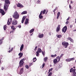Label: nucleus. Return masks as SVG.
Instances as JSON below:
<instances>
[{
  "instance_id": "nucleus-35",
  "label": "nucleus",
  "mask_w": 76,
  "mask_h": 76,
  "mask_svg": "<svg viewBox=\"0 0 76 76\" xmlns=\"http://www.w3.org/2000/svg\"><path fill=\"white\" fill-rule=\"evenodd\" d=\"M25 67L26 68H27V69H29V66H28L27 65H26Z\"/></svg>"
},
{
  "instance_id": "nucleus-38",
  "label": "nucleus",
  "mask_w": 76,
  "mask_h": 76,
  "mask_svg": "<svg viewBox=\"0 0 76 76\" xmlns=\"http://www.w3.org/2000/svg\"><path fill=\"white\" fill-rule=\"evenodd\" d=\"M53 70V69L52 68H51V69H49V72H51V71H52Z\"/></svg>"
},
{
  "instance_id": "nucleus-47",
  "label": "nucleus",
  "mask_w": 76,
  "mask_h": 76,
  "mask_svg": "<svg viewBox=\"0 0 76 76\" xmlns=\"http://www.w3.org/2000/svg\"><path fill=\"white\" fill-rule=\"evenodd\" d=\"M45 53H44V52L42 51V54L43 55V56H45Z\"/></svg>"
},
{
  "instance_id": "nucleus-45",
  "label": "nucleus",
  "mask_w": 76,
  "mask_h": 76,
  "mask_svg": "<svg viewBox=\"0 0 76 76\" xmlns=\"http://www.w3.org/2000/svg\"><path fill=\"white\" fill-rule=\"evenodd\" d=\"M18 28H21V25H19L18 26Z\"/></svg>"
},
{
  "instance_id": "nucleus-14",
  "label": "nucleus",
  "mask_w": 76,
  "mask_h": 76,
  "mask_svg": "<svg viewBox=\"0 0 76 76\" xmlns=\"http://www.w3.org/2000/svg\"><path fill=\"white\" fill-rule=\"evenodd\" d=\"M17 6L18 7H23V6L19 3L17 4Z\"/></svg>"
},
{
  "instance_id": "nucleus-63",
  "label": "nucleus",
  "mask_w": 76,
  "mask_h": 76,
  "mask_svg": "<svg viewBox=\"0 0 76 76\" xmlns=\"http://www.w3.org/2000/svg\"><path fill=\"white\" fill-rule=\"evenodd\" d=\"M50 72H49H49H48V73H50Z\"/></svg>"
},
{
  "instance_id": "nucleus-62",
  "label": "nucleus",
  "mask_w": 76,
  "mask_h": 76,
  "mask_svg": "<svg viewBox=\"0 0 76 76\" xmlns=\"http://www.w3.org/2000/svg\"><path fill=\"white\" fill-rule=\"evenodd\" d=\"M32 34H33V33H32V34H31V36L32 35Z\"/></svg>"
},
{
  "instance_id": "nucleus-39",
  "label": "nucleus",
  "mask_w": 76,
  "mask_h": 76,
  "mask_svg": "<svg viewBox=\"0 0 76 76\" xmlns=\"http://www.w3.org/2000/svg\"><path fill=\"white\" fill-rule=\"evenodd\" d=\"M40 2H41V1H39V0H38V1H37V4H40Z\"/></svg>"
},
{
  "instance_id": "nucleus-53",
  "label": "nucleus",
  "mask_w": 76,
  "mask_h": 76,
  "mask_svg": "<svg viewBox=\"0 0 76 76\" xmlns=\"http://www.w3.org/2000/svg\"><path fill=\"white\" fill-rule=\"evenodd\" d=\"M3 69H4V68H3V67H2L1 68V70H3Z\"/></svg>"
},
{
  "instance_id": "nucleus-27",
  "label": "nucleus",
  "mask_w": 76,
  "mask_h": 76,
  "mask_svg": "<svg viewBox=\"0 0 76 76\" xmlns=\"http://www.w3.org/2000/svg\"><path fill=\"white\" fill-rule=\"evenodd\" d=\"M7 28V26L6 25H5L4 26V31H6V29Z\"/></svg>"
},
{
  "instance_id": "nucleus-61",
  "label": "nucleus",
  "mask_w": 76,
  "mask_h": 76,
  "mask_svg": "<svg viewBox=\"0 0 76 76\" xmlns=\"http://www.w3.org/2000/svg\"><path fill=\"white\" fill-rule=\"evenodd\" d=\"M47 12H48V11H46V13H47Z\"/></svg>"
},
{
  "instance_id": "nucleus-49",
  "label": "nucleus",
  "mask_w": 76,
  "mask_h": 76,
  "mask_svg": "<svg viewBox=\"0 0 76 76\" xmlns=\"http://www.w3.org/2000/svg\"><path fill=\"white\" fill-rule=\"evenodd\" d=\"M70 19V17H68V18L66 19V20H69Z\"/></svg>"
},
{
  "instance_id": "nucleus-64",
  "label": "nucleus",
  "mask_w": 76,
  "mask_h": 76,
  "mask_svg": "<svg viewBox=\"0 0 76 76\" xmlns=\"http://www.w3.org/2000/svg\"><path fill=\"white\" fill-rule=\"evenodd\" d=\"M73 67V68H75V66H74Z\"/></svg>"
},
{
  "instance_id": "nucleus-40",
  "label": "nucleus",
  "mask_w": 76,
  "mask_h": 76,
  "mask_svg": "<svg viewBox=\"0 0 76 76\" xmlns=\"http://www.w3.org/2000/svg\"><path fill=\"white\" fill-rule=\"evenodd\" d=\"M58 38H61V35H59L58 36Z\"/></svg>"
},
{
  "instance_id": "nucleus-16",
  "label": "nucleus",
  "mask_w": 76,
  "mask_h": 76,
  "mask_svg": "<svg viewBox=\"0 0 76 76\" xmlns=\"http://www.w3.org/2000/svg\"><path fill=\"white\" fill-rule=\"evenodd\" d=\"M18 56H20L19 57V58H21V57L23 56V53H19Z\"/></svg>"
},
{
  "instance_id": "nucleus-23",
  "label": "nucleus",
  "mask_w": 76,
  "mask_h": 76,
  "mask_svg": "<svg viewBox=\"0 0 76 76\" xmlns=\"http://www.w3.org/2000/svg\"><path fill=\"white\" fill-rule=\"evenodd\" d=\"M60 12H58L57 14V19H58V18L60 16Z\"/></svg>"
},
{
  "instance_id": "nucleus-20",
  "label": "nucleus",
  "mask_w": 76,
  "mask_h": 76,
  "mask_svg": "<svg viewBox=\"0 0 76 76\" xmlns=\"http://www.w3.org/2000/svg\"><path fill=\"white\" fill-rule=\"evenodd\" d=\"M58 62V61H57V60L56 59H55L53 60V63L54 64H56L57 62Z\"/></svg>"
},
{
  "instance_id": "nucleus-22",
  "label": "nucleus",
  "mask_w": 76,
  "mask_h": 76,
  "mask_svg": "<svg viewBox=\"0 0 76 76\" xmlns=\"http://www.w3.org/2000/svg\"><path fill=\"white\" fill-rule=\"evenodd\" d=\"M28 23V19L26 18L25 22V25H27Z\"/></svg>"
},
{
  "instance_id": "nucleus-52",
  "label": "nucleus",
  "mask_w": 76,
  "mask_h": 76,
  "mask_svg": "<svg viewBox=\"0 0 76 76\" xmlns=\"http://www.w3.org/2000/svg\"><path fill=\"white\" fill-rule=\"evenodd\" d=\"M57 59H59V56H58L56 58Z\"/></svg>"
},
{
  "instance_id": "nucleus-4",
  "label": "nucleus",
  "mask_w": 76,
  "mask_h": 76,
  "mask_svg": "<svg viewBox=\"0 0 76 76\" xmlns=\"http://www.w3.org/2000/svg\"><path fill=\"white\" fill-rule=\"evenodd\" d=\"M25 58H23V59H22L20 61L19 66L20 67L23 66V64L24 63V62H23V61H25Z\"/></svg>"
},
{
  "instance_id": "nucleus-60",
  "label": "nucleus",
  "mask_w": 76,
  "mask_h": 76,
  "mask_svg": "<svg viewBox=\"0 0 76 76\" xmlns=\"http://www.w3.org/2000/svg\"><path fill=\"white\" fill-rule=\"evenodd\" d=\"M1 63V60H0V64Z\"/></svg>"
},
{
  "instance_id": "nucleus-44",
  "label": "nucleus",
  "mask_w": 76,
  "mask_h": 76,
  "mask_svg": "<svg viewBox=\"0 0 76 76\" xmlns=\"http://www.w3.org/2000/svg\"><path fill=\"white\" fill-rule=\"evenodd\" d=\"M42 68H43L44 67V66H45V63H44L42 65Z\"/></svg>"
},
{
  "instance_id": "nucleus-24",
  "label": "nucleus",
  "mask_w": 76,
  "mask_h": 76,
  "mask_svg": "<svg viewBox=\"0 0 76 76\" xmlns=\"http://www.w3.org/2000/svg\"><path fill=\"white\" fill-rule=\"evenodd\" d=\"M27 11H23L21 13L22 15H24L25 14H26L27 13Z\"/></svg>"
},
{
  "instance_id": "nucleus-58",
  "label": "nucleus",
  "mask_w": 76,
  "mask_h": 76,
  "mask_svg": "<svg viewBox=\"0 0 76 76\" xmlns=\"http://www.w3.org/2000/svg\"><path fill=\"white\" fill-rule=\"evenodd\" d=\"M34 60H34V61H33L34 62H35V61H36V60H35V61H34Z\"/></svg>"
},
{
  "instance_id": "nucleus-56",
  "label": "nucleus",
  "mask_w": 76,
  "mask_h": 76,
  "mask_svg": "<svg viewBox=\"0 0 76 76\" xmlns=\"http://www.w3.org/2000/svg\"><path fill=\"white\" fill-rule=\"evenodd\" d=\"M71 4H73V2L71 1Z\"/></svg>"
},
{
  "instance_id": "nucleus-6",
  "label": "nucleus",
  "mask_w": 76,
  "mask_h": 76,
  "mask_svg": "<svg viewBox=\"0 0 76 76\" xmlns=\"http://www.w3.org/2000/svg\"><path fill=\"white\" fill-rule=\"evenodd\" d=\"M62 45H64V48H67V46L69 45V43L67 42H66L65 41L63 42L62 43Z\"/></svg>"
},
{
  "instance_id": "nucleus-34",
  "label": "nucleus",
  "mask_w": 76,
  "mask_h": 76,
  "mask_svg": "<svg viewBox=\"0 0 76 76\" xmlns=\"http://www.w3.org/2000/svg\"><path fill=\"white\" fill-rule=\"evenodd\" d=\"M45 12H46V10H44L43 11H42L43 14H45Z\"/></svg>"
},
{
  "instance_id": "nucleus-19",
  "label": "nucleus",
  "mask_w": 76,
  "mask_h": 76,
  "mask_svg": "<svg viewBox=\"0 0 76 76\" xmlns=\"http://www.w3.org/2000/svg\"><path fill=\"white\" fill-rule=\"evenodd\" d=\"M37 52L40 53H41V52H42V50H41V48H38L37 51Z\"/></svg>"
},
{
  "instance_id": "nucleus-43",
  "label": "nucleus",
  "mask_w": 76,
  "mask_h": 76,
  "mask_svg": "<svg viewBox=\"0 0 76 76\" xmlns=\"http://www.w3.org/2000/svg\"><path fill=\"white\" fill-rule=\"evenodd\" d=\"M37 46H36L35 47V48L34 50H35V51H36V50H37Z\"/></svg>"
},
{
  "instance_id": "nucleus-31",
  "label": "nucleus",
  "mask_w": 76,
  "mask_h": 76,
  "mask_svg": "<svg viewBox=\"0 0 76 76\" xmlns=\"http://www.w3.org/2000/svg\"><path fill=\"white\" fill-rule=\"evenodd\" d=\"M11 28L13 30H15V27L14 26H11Z\"/></svg>"
},
{
  "instance_id": "nucleus-5",
  "label": "nucleus",
  "mask_w": 76,
  "mask_h": 76,
  "mask_svg": "<svg viewBox=\"0 0 76 76\" xmlns=\"http://www.w3.org/2000/svg\"><path fill=\"white\" fill-rule=\"evenodd\" d=\"M12 24L13 26H15L18 24V21L16 19H14L12 21Z\"/></svg>"
},
{
  "instance_id": "nucleus-42",
  "label": "nucleus",
  "mask_w": 76,
  "mask_h": 76,
  "mask_svg": "<svg viewBox=\"0 0 76 76\" xmlns=\"http://www.w3.org/2000/svg\"><path fill=\"white\" fill-rule=\"evenodd\" d=\"M23 48H20V51H22L23 50Z\"/></svg>"
},
{
  "instance_id": "nucleus-32",
  "label": "nucleus",
  "mask_w": 76,
  "mask_h": 76,
  "mask_svg": "<svg viewBox=\"0 0 76 76\" xmlns=\"http://www.w3.org/2000/svg\"><path fill=\"white\" fill-rule=\"evenodd\" d=\"M0 39V44H2V43H3V42H2L3 39Z\"/></svg>"
},
{
  "instance_id": "nucleus-54",
  "label": "nucleus",
  "mask_w": 76,
  "mask_h": 76,
  "mask_svg": "<svg viewBox=\"0 0 76 76\" xmlns=\"http://www.w3.org/2000/svg\"><path fill=\"white\" fill-rule=\"evenodd\" d=\"M72 25H71V26H70V28H72Z\"/></svg>"
},
{
  "instance_id": "nucleus-21",
  "label": "nucleus",
  "mask_w": 76,
  "mask_h": 76,
  "mask_svg": "<svg viewBox=\"0 0 76 76\" xmlns=\"http://www.w3.org/2000/svg\"><path fill=\"white\" fill-rule=\"evenodd\" d=\"M63 56H64V54H61V55L60 56V57H59L58 61H60V58H61V57H63Z\"/></svg>"
},
{
  "instance_id": "nucleus-29",
  "label": "nucleus",
  "mask_w": 76,
  "mask_h": 76,
  "mask_svg": "<svg viewBox=\"0 0 76 76\" xmlns=\"http://www.w3.org/2000/svg\"><path fill=\"white\" fill-rule=\"evenodd\" d=\"M48 59V58L47 57H45L44 58V61H47V59Z\"/></svg>"
},
{
  "instance_id": "nucleus-10",
  "label": "nucleus",
  "mask_w": 76,
  "mask_h": 76,
  "mask_svg": "<svg viewBox=\"0 0 76 76\" xmlns=\"http://www.w3.org/2000/svg\"><path fill=\"white\" fill-rule=\"evenodd\" d=\"M23 68H21L20 69L19 73V75H22V74L23 73Z\"/></svg>"
},
{
  "instance_id": "nucleus-13",
  "label": "nucleus",
  "mask_w": 76,
  "mask_h": 76,
  "mask_svg": "<svg viewBox=\"0 0 76 76\" xmlns=\"http://www.w3.org/2000/svg\"><path fill=\"white\" fill-rule=\"evenodd\" d=\"M26 18V16H23L22 18V19L21 20V23H23V22L24 21V20H25Z\"/></svg>"
},
{
  "instance_id": "nucleus-3",
  "label": "nucleus",
  "mask_w": 76,
  "mask_h": 76,
  "mask_svg": "<svg viewBox=\"0 0 76 76\" xmlns=\"http://www.w3.org/2000/svg\"><path fill=\"white\" fill-rule=\"evenodd\" d=\"M70 73H72V76H76V69H73V68H71L70 70Z\"/></svg>"
},
{
  "instance_id": "nucleus-26",
  "label": "nucleus",
  "mask_w": 76,
  "mask_h": 76,
  "mask_svg": "<svg viewBox=\"0 0 76 76\" xmlns=\"http://www.w3.org/2000/svg\"><path fill=\"white\" fill-rule=\"evenodd\" d=\"M66 61L68 62H70V61H71L70 58L66 59Z\"/></svg>"
},
{
  "instance_id": "nucleus-36",
  "label": "nucleus",
  "mask_w": 76,
  "mask_h": 76,
  "mask_svg": "<svg viewBox=\"0 0 76 76\" xmlns=\"http://www.w3.org/2000/svg\"><path fill=\"white\" fill-rule=\"evenodd\" d=\"M24 47V46L23 45V44H22L21 45V46L20 48H23Z\"/></svg>"
},
{
  "instance_id": "nucleus-28",
  "label": "nucleus",
  "mask_w": 76,
  "mask_h": 76,
  "mask_svg": "<svg viewBox=\"0 0 76 76\" xmlns=\"http://www.w3.org/2000/svg\"><path fill=\"white\" fill-rule=\"evenodd\" d=\"M70 60L71 61H72L73 60H75V58H70Z\"/></svg>"
},
{
  "instance_id": "nucleus-59",
  "label": "nucleus",
  "mask_w": 76,
  "mask_h": 76,
  "mask_svg": "<svg viewBox=\"0 0 76 76\" xmlns=\"http://www.w3.org/2000/svg\"><path fill=\"white\" fill-rule=\"evenodd\" d=\"M1 6V4H0V6Z\"/></svg>"
},
{
  "instance_id": "nucleus-17",
  "label": "nucleus",
  "mask_w": 76,
  "mask_h": 76,
  "mask_svg": "<svg viewBox=\"0 0 76 76\" xmlns=\"http://www.w3.org/2000/svg\"><path fill=\"white\" fill-rule=\"evenodd\" d=\"M60 65H57V66L56 67L55 69L56 70H58V69H60Z\"/></svg>"
},
{
  "instance_id": "nucleus-51",
  "label": "nucleus",
  "mask_w": 76,
  "mask_h": 76,
  "mask_svg": "<svg viewBox=\"0 0 76 76\" xmlns=\"http://www.w3.org/2000/svg\"><path fill=\"white\" fill-rule=\"evenodd\" d=\"M13 50V49L12 50H9V53H10L11 51H12V50Z\"/></svg>"
},
{
  "instance_id": "nucleus-30",
  "label": "nucleus",
  "mask_w": 76,
  "mask_h": 76,
  "mask_svg": "<svg viewBox=\"0 0 76 76\" xmlns=\"http://www.w3.org/2000/svg\"><path fill=\"white\" fill-rule=\"evenodd\" d=\"M37 53V54H36V56H37V57H38V56H39V53L37 51L36 52Z\"/></svg>"
},
{
  "instance_id": "nucleus-1",
  "label": "nucleus",
  "mask_w": 76,
  "mask_h": 76,
  "mask_svg": "<svg viewBox=\"0 0 76 76\" xmlns=\"http://www.w3.org/2000/svg\"><path fill=\"white\" fill-rule=\"evenodd\" d=\"M5 4L4 6V9L5 11L7 10L8 7L9 6V4H10V2L9 0H5Z\"/></svg>"
},
{
  "instance_id": "nucleus-8",
  "label": "nucleus",
  "mask_w": 76,
  "mask_h": 76,
  "mask_svg": "<svg viewBox=\"0 0 76 76\" xmlns=\"http://www.w3.org/2000/svg\"><path fill=\"white\" fill-rule=\"evenodd\" d=\"M12 20V18H10V19H9L8 20V21L7 22V25H10V24L11 23V21Z\"/></svg>"
},
{
  "instance_id": "nucleus-2",
  "label": "nucleus",
  "mask_w": 76,
  "mask_h": 76,
  "mask_svg": "<svg viewBox=\"0 0 76 76\" xmlns=\"http://www.w3.org/2000/svg\"><path fill=\"white\" fill-rule=\"evenodd\" d=\"M12 16L15 19H19V15L17 11H15L14 12Z\"/></svg>"
},
{
  "instance_id": "nucleus-11",
  "label": "nucleus",
  "mask_w": 76,
  "mask_h": 76,
  "mask_svg": "<svg viewBox=\"0 0 76 76\" xmlns=\"http://www.w3.org/2000/svg\"><path fill=\"white\" fill-rule=\"evenodd\" d=\"M42 11L40 13L39 15V18L40 19H42V18H43V16H42Z\"/></svg>"
},
{
  "instance_id": "nucleus-7",
  "label": "nucleus",
  "mask_w": 76,
  "mask_h": 76,
  "mask_svg": "<svg viewBox=\"0 0 76 76\" xmlns=\"http://www.w3.org/2000/svg\"><path fill=\"white\" fill-rule=\"evenodd\" d=\"M67 26H65L62 29V32H64V33H65L66 31H67Z\"/></svg>"
},
{
  "instance_id": "nucleus-37",
  "label": "nucleus",
  "mask_w": 76,
  "mask_h": 76,
  "mask_svg": "<svg viewBox=\"0 0 76 76\" xmlns=\"http://www.w3.org/2000/svg\"><path fill=\"white\" fill-rule=\"evenodd\" d=\"M32 65V63H29V66L30 67V66H31Z\"/></svg>"
},
{
  "instance_id": "nucleus-50",
  "label": "nucleus",
  "mask_w": 76,
  "mask_h": 76,
  "mask_svg": "<svg viewBox=\"0 0 76 76\" xmlns=\"http://www.w3.org/2000/svg\"><path fill=\"white\" fill-rule=\"evenodd\" d=\"M69 9H72V7H71V6L70 5V4L69 5Z\"/></svg>"
},
{
  "instance_id": "nucleus-48",
  "label": "nucleus",
  "mask_w": 76,
  "mask_h": 76,
  "mask_svg": "<svg viewBox=\"0 0 76 76\" xmlns=\"http://www.w3.org/2000/svg\"><path fill=\"white\" fill-rule=\"evenodd\" d=\"M34 60H37V58H36V57L33 58V61H34Z\"/></svg>"
},
{
  "instance_id": "nucleus-9",
  "label": "nucleus",
  "mask_w": 76,
  "mask_h": 76,
  "mask_svg": "<svg viewBox=\"0 0 76 76\" xmlns=\"http://www.w3.org/2000/svg\"><path fill=\"white\" fill-rule=\"evenodd\" d=\"M0 13H1L2 15H5V12L2 9H0Z\"/></svg>"
},
{
  "instance_id": "nucleus-18",
  "label": "nucleus",
  "mask_w": 76,
  "mask_h": 76,
  "mask_svg": "<svg viewBox=\"0 0 76 76\" xmlns=\"http://www.w3.org/2000/svg\"><path fill=\"white\" fill-rule=\"evenodd\" d=\"M38 37L40 38H43V37H44V34H39L38 36Z\"/></svg>"
},
{
  "instance_id": "nucleus-57",
  "label": "nucleus",
  "mask_w": 76,
  "mask_h": 76,
  "mask_svg": "<svg viewBox=\"0 0 76 76\" xmlns=\"http://www.w3.org/2000/svg\"><path fill=\"white\" fill-rule=\"evenodd\" d=\"M42 66H40V68H41V69H42Z\"/></svg>"
},
{
  "instance_id": "nucleus-15",
  "label": "nucleus",
  "mask_w": 76,
  "mask_h": 76,
  "mask_svg": "<svg viewBox=\"0 0 76 76\" xmlns=\"http://www.w3.org/2000/svg\"><path fill=\"white\" fill-rule=\"evenodd\" d=\"M67 40H70V41L71 42H73V39L71 38L70 37H69L68 38H67Z\"/></svg>"
},
{
  "instance_id": "nucleus-33",
  "label": "nucleus",
  "mask_w": 76,
  "mask_h": 76,
  "mask_svg": "<svg viewBox=\"0 0 76 76\" xmlns=\"http://www.w3.org/2000/svg\"><path fill=\"white\" fill-rule=\"evenodd\" d=\"M56 55H52L51 56V57H56Z\"/></svg>"
},
{
  "instance_id": "nucleus-46",
  "label": "nucleus",
  "mask_w": 76,
  "mask_h": 76,
  "mask_svg": "<svg viewBox=\"0 0 76 76\" xmlns=\"http://www.w3.org/2000/svg\"><path fill=\"white\" fill-rule=\"evenodd\" d=\"M69 23V21H67L66 22V25H67V24H68V23Z\"/></svg>"
},
{
  "instance_id": "nucleus-55",
  "label": "nucleus",
  "mask_w": 76,
  "mask_h": 76,
  "mask_svg": "<svg viewBox=\"0 0 76 76\" xmlns=\"http://www.w3.org/2000/svg\"><path fill=\"white\" fill-rule=\"evenodd\" d=\"M73 31H76V29H75V30H73Z\"/></svg>"
},
{
  "instance_id": "nucleus-41",
  "label": "nucleus",
  "mask_w": 76,
  "mask_h": 76,
  "mask_svg": "<svg viewBox=\"0 0 76 76\" xmlns=\"http://www.w3.org/2000/svg\"><path fill=\"white\" fill-rule=\"evenodd\" d=\"M56 10H57V9L56 8H55L54 10H53V12H54V13H55V11H56Z\"/></svg>"
},
{
  "instance_id": "nucleus-12",
  "label": "nucleus",
  "mask_w": 76,
  "mask_h": 76,
  "mask_svg": "<svg viewBox=\"0 0 76 76\" xmlns=\"http://www.w3.org/2000/svg\"><path fill=\"white\" fill-rule=\"evenodd\" d=\"M60 25H59L56 28V32H58V31H60Z\"/></svg>"
},
{
  "instance_id": "nucleus-25",
  "label": "nucleus",
  "mask_w": 76,
  "mask_h": 76,
  "mask_svg": "<svg viewBox=\"0 0 76 76\" xmlns=\"http://www.w3.org/2000/svg\"><path fill=\"white\" fill-rule=\"evenodd\" d=\"M34 31V28H33L30 31L29 33H32Z\"/></svg>"
}]
</instances>
